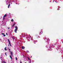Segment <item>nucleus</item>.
Listing matches in <instances>:
<instances>
[{"instance_id":"f257e3e1","label":"nucleus","mask_w":63,"mask_h":63,"mask_svg":"<svg viewBox=\"0 0 63 63\" xmlns=\"http://www.w3.org/2000/svg\"><path fill=\"white\" fill-rule=\"evenodd\" d=\"M7 40H8V41L9 45H10V46H11V47H12V45H11V44H10V40H9V39H8Z\"/></svg>"},{"instance_id":"f03ea898","label":"nucleus","mask_w":63,"mask_h":63,"mask_svg":"<svg viewBox=\"0 0 63 63\" xmlns=\"http://www.w3.org/2000/svg\"><path fill=\"white\" fill-rule=\"evenodd\" d=\"M9 52H11V53H10L11 55L12 56H13V53H12V52H11L10 50L9 51Z\"/></svg>"},{"instance_id":"7ed1b4c3","label":"nucleus","mask_w":63,"mask_h":63,"mask_svg":"<svg viewBox=\"0 0 63 63\" xmlns=\"http://www.w3.org/2000/svg\"><path fill=\"white\" fill-rule=\"evenodd\" d=\"M25 47L24 46H22V49H25Z\"/></svg>"},{"instance_id":"20e7f679","label":"nucleus","mask_w":63,"mask_h":63,"mask_svg":"<svg viewBox=\"0 0 63 63\" xmlns=\"http://www.w3.org/2000/svg\"><path fill=\"white\" fill-rule=\"evenodd\" d=\"M7 14H5L4 15V16H3V17H6V16H7Z\"/></svg>"},{"instance_id":"39448f33","label":"nucleus","mask_w":63,"mask_h":63,"mask_svg":"<svg viewBox=\"0 0 63 63\" xmlns=\"http://www.w3.org/2000/svg\"><path fill=\"white\" fill-rule=\"evenodd\" d=\"M17 29H15V32L16 33H17L16 31H17Z\"/></svg>"},{"instance_id":"423d86ee","label":"nucleus","mask_w":63,"mask_h":63,"mask_svg":"<svg viewBox=\"0 0 63 63\" xmlns=\"http://www.w3.org/2000/svg\"><path fill=\"white\" fill-rule=\"evenodd\" d=\"M10 4H9L8 6V8H9V7H10Z\"/></svg>"},{"instance_id":"0eeeda50","label":"nucleus","mask_w":63,"mask_h":63,"mask_svg":"<svg viewBox=\"0 0 63 63\" xmlns=\"http://www.w3.org/2000/svg\"><path fill=\"white\" fill-rule=\"evenodd\" d=\"M15 27L16 29H18V28H17V26H15Z\"/></svg>"},{"instance_id":"6e6552de","label":"nucleus","mask_w":63,"mask_h":63,"mask_svg":"<svg viewBox=\"0 0 63 63\" xmlns=\"http://www.w3.org/2000/svg\"><path fill=\"white\" fill-rule=\"evenodd\" d=\"M6 48H7V47H5L4 48V49H5V50H7V49Z\"/></svg>"},{"instance_id":"1a4fd4ad","label":"nucleus","mask_w":63,"mask_h":63,"mask_svg":"<svg viewBox=\"0 0 63 63\" xmlns=\"http://www.w3.org/2000/svg\"><path fill=\"white\" fill-rule=\"evenodd\" d=\"M10 58H11V60H12V57H11V56L10 55Z\"/></svg>"},{"instance_id":"9d476101","label":"nucleus","mask_w":63,"mask_h":63,"mask_svg":"<svg viewBox=\"0 0 63 63\" xmlns=\"http://www.w3.org/2000/svg\"><path fill=\"white\" fill-rule=\"evenodd\" d=\"M11 21H12V22H13V21H14L13 20V19L11 20Z\"/></svg>"},{"instance_id":"9b49d317","label":"nucleus","mask_w":63,"mask_h":63,"mask_svg":"<svg viewBox=\"0 0 63 63\" xmlns=\"http://www.w3.org/2000/svg\"><path fill=\"white\" fill-rule=\"evenodd\" d=\"M3 20H5V17H3Z\"/></svg>"},{"instance_id":"f8f14e48","label":"nucleus","mask_w":63,"mask_h":63,"mask_svg":"<svg viewBox=\"0 0 63 63\" xmlns=\"http://www.w3.org/2000/svg\"><path fill=\"white\" fill-rule=\"evenodd\" d=\"M15 24L14 23L13 24V25L12 26V27H14V25H15Z\"/></svg>"},{"instance_id":"ddd939ff","label":"nucleus","mask_w":63,"mask_h":63,"mask_svg":"<svg viewBox=\"0 0 63 63\" xmlns=\"http://www.w3.org/2000/svg\"><path fill=\"white\" fill-rule=\"evenodd\" d=\"M15 58H16V60H17V57H16Z\"/></svg>"},{"instance_id":"4468645a","label":"nucleus","mask_w":63,"mask_h":63,"mask_svg":"<svg viewBox=\"0 0 63 63\" xmlns=\"http://www.w3.org/2000/svg\"><path fill=\"white\" fill-rule=\"evenodd\" d=\"M41 32H42V33L41 32H40V35H41V33H42H42H43V32H42V31Z\"/></svg>"},{"instance_id":"2eb2a0df","label":"nucleus","mask_w":63,"mask_h":63,"mask_svg":"<svg viewBox=\"0 0 63 63\" xmlns=\"http://www.w3.org/2000/svg\"><path fill=\"white\" fill-rule=\"evenodd\" d=\"M4 37H5L6 36V35L5 34H4L3 35Z\"/></svg>"},{"instance_id":"dca6fc26","label":"nucleus","mask_w":63,"mask_h":63,"mask_svg":"<svg viewBox=\"0 0 63 63\" xmlns=\"http://www.w3.org/2000/svg\"><path fill=\"white\" fill-rule=\"evenodd\" d=\"M3 63H6V62H4V61H3Z\"/></svg>"},{"instance_id":"f3484780","label":"nucleus","mask_w":63,"mask_h":63,"mask_svg":"<svg viewBox=\"0 0 63 63\" xmlns=\"http://www.w3.org/2000/svg\"><path fill=\"white\" fill-rule=\"evenodd\" d=\"M36 42H35V41L34 42V44H36Z\"/></svg>"},{"instance_id":"a211bd4d","label":"nucleus","mask_w":63,"mask_h":63,"mask_svg":"<svg viewBox=\"0 0 63 63\" xmlns=\"http://www.w3.org/2000/svg\"><path fill=\"white\" fill-rule=\"evenodd\" d=\"M1 34H2V35H4V33H1Z\"/></svg>"},{"instance_id":"6ab92c4d","label":"nucleus","mask_w":63,"mask_h":63,"mask_svg":"<svg viewBox=\"0 0 63 63\" xmlns=\"http://www.w3.org/2000/svg\"><path fill=\"white\" fill-rule=\"evenodd\" d=\"M5 54L6 56H7V53H5Z\"/></svg>"},{"instance_id":"aec40b11","label":"nucleus","mask_w":63,"mask_h":63,"mask_svg":"<svg viewBox=\"0 0 63 63\" xmlns=\"http://www.w3.org/2000/svg\"><path fill=\"white\" fill-rule=\"evenodd\" d=\"M28 58V60H30V59H29V58Z\"/></svg>"},{"instance_id":"412c9836","label":"nucleus","mask_w":63,"mask_h":63,"mask_svg":"<svg viewBox=\"0 0 63 63\" xmlns=\"http://www.w3.org/2000/svg\"><path fill=\"white\" fill-rule=\"evenodd\" d=\"M6 35H8V33H6Z\"/></svg>"},{"instance_id":"4be33fe9","label":"nucleus","mask_w":63,"mask_h":63,"mask_svg":"<svg viewBox=\"0 0 63 63\" xmlns=\"http://www.w3.org/2000/svg\"><path fill=\"white\" fill-rule=\"evenodd\" d=\"M8 29H10V28H8Z\"/></svg>"},{"instance_id":"5701e85b","label":"nucleus","mask_w":63,"mask_h":63,"mask_svg":"<svg viewBox=\"0 0 63 63\" xmlns=\"http://www.w3.org/2000/svg\"><path fill=\"white\" fill-rule=\"evenodd\" d=\"M20 63H22V62H21L20 61Z\"/></svg>"},{"instance_id":"b1692460","label":"nucleus","mask_w":63,"mask_h":63,"mask_svg":"<svg viewBox=\"0 0 63 63\" xmlns=\"http://www.w3.org/2000/svg\"><path fill=\"white\" fill-rule=\"evenodd\" d=\"M9 51L11 50L10 49H9Z\"/></svg>"},{"instance_id":"393cba45","label":"nucleus","mask_w":63,"mask_h":63,"mask_svg":"<svg viewBox=\"0 0 63 63\" xmlns=\"http://www.w3.org/2000/svg\"><path fill=\"white\" fill-rule=\"evenodd\" d=\"M16 4H17V3H16Z\"/></svg>"},{"instance_id":"a878e982","label":"nucleus","mask_w":63,"mask_h":63,"mask_svg":"<svg viewBox=\"0 0 63 63\" xmlns=\"http://www.w3.org/2000/svg\"><path fill=\"white\" fill-rule=\"evenodd\" d=\"M31 58H32V56H31Z\"/></svg>"},{"instance_id":"bb28decb","label":"nucleus","mask_w":63,"mask_h":63,"mask_svg":"<svg viewBox=\"0 0 63 63\" xmlns=\"http://www.w3.org/2000/svg\"><path fill=\"white\" fill-rule=\"evenodd\" d=\"M49 40V39H48Z\"/></svg>"},{"instance_id":"cd10ccee","label":"nucleus","mask_w":63,"mask_h":63,"mask_svg":"<svg viewBox=\"0 0 63 63\" xmlns=\"http://www.w3.org/2000/svg\"><path fill=\"white\" fill-rule=\"evenodd\" d=\"M19 4H18V5H19Z\"/></svg>"},{"instance_id":"c85d7f7f","label":"nucleus","mask_w":63,"mask_h":63,"mask_svg":"<svg viewBox=\"0 0 63 63\" xmlns=\"http://www.w3.org/2000/svg\"><path fill=\"white\" fill-rule=\"evenodd\" d=\"M25 63H26L25 62Z\"/></svg>"}]
</instances>
